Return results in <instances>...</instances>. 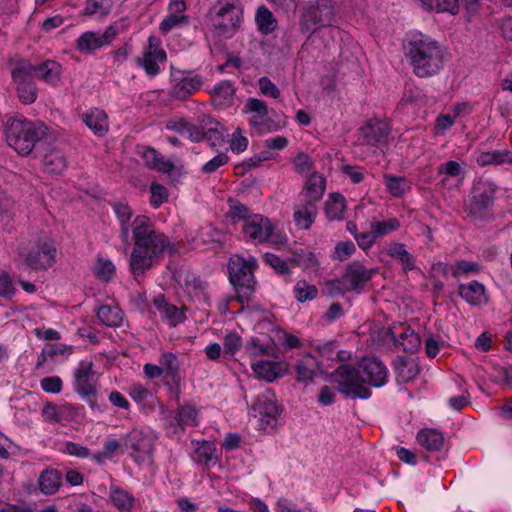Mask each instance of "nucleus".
Wrapping results in <instances>:
<instances>
[{
	"mask_svg": "<svg viewBox=\"0 0 512 512\" xmlns=\"http://www.w3.org/2000/svg\"><path fill=\"white\" fill-rule=\"evenodd\" d=\"M360 131L363 143L368 145L385 143L390 133L389 126L381 121H370Z\"/></svg>",
	"mask_w": 512,
	"mask_h": 512,
	"instance_id": "nucleus-29",
	"label": "nucleus"
},
{
	"mask_svg": "<svg viewBox=\"0 0 512 512\" xmlns=\"http://www.w3.org/2000/svg\"><path fill=\"white\" fill-rule=\"evenodd\" d=\"M317 214V205L303 202L300 200V202L294 206V224L298 229L308 230L315 222Z\"/></svg>",
	"mask_w": 512,
	"mask_h": 512,
	"instance_id": "nucleus-31",
	"label": "nucleus"
},
{
	"mask_svg": "<svg viewBox=\"0 0 512 512\" xmlns=\"http://www.w3.org/2000/svg\"><path fill=\"white\" fill-rule=\"evenodd\" d=\"M437 172L439 175H443L441 184L446 186L449 178H457L458 182H461L464 178V170L461 164L457 161H447L438 166Z\"/></svg>",
	"mask_w": 512,
	"mask_h": 512,
	"instance_id": "nucleus-42",
	"label": "nucleus"
},
{
	"mask_svg": "<svg viewBox=\"0 0 512 512\" xmlns=\"http://www.w3.org/2000/svg\"><path fill=\"white\" fill-rule=\"evenodd\" d=\"M202 124H204L205 139L212 142L211 145L214 146V141H218L222 137V134L218 129L219 123L210 117H206L202 119Z\"/></svg>",
	"mask_w": 512,
	"mask_h": 512,
	"instance_id": "nucleus-57",
	"label": "nucleus"
},
{
	"mask_svg": "<svg viewBox=\"0 0 512 512\" xmlns=\"http://www.w3.org/2000/svg\"><path fill=\"white\" fill-rule=\"evenodd\" d=\"M263 260L279 274H285L288 272L287 261L274 253L266 252L263 255Z\"/></svg>",
	"mask_w": 512,
	"mask_h": 512,
	"instance_id": "nucleus-61",
	"label": "nucleus"
},
{
	"mask_svg": "<svg viewBox=\"0 0 512 512\" xmlns=\"http://www.w3.org/2000/svg\"><path fill=\"white\" fill-rule=\"evenodd\" d=\"M94 364L90 360H81L73 373V389L79 396L87 401L91 408L95 407V401L91 398L96 395V380Z\"/></svg>",
	"mask_w": 512,
	"mask_h": 512,
	"instance_id": "nucleus-11",
	"label": "nucleus"
},
{
	"mask_svg": "<svg viewBox=\"0 0 512 512\" xmlns=\"http://www.w3.org/2000/svg\"><path fill=\"white\" fill-rule=\"evenodd\" d=\"M161 39L155 35H150L147 45L143 47L141 56L137 57L136 64L141 67L148 77H155L160 74L159 64L167 61V53L161 47Z\"/></svg>",
	"mask_w": 512,
	"mask_h": 512,
	"instance_id": "nucleus-12",
	"label": "nucleus"
},
{
	"mask_svg": "<svg viewBox=\"0 0 512 512\" xmlns=\"http://www.w3.org/2000/svg\"><path fill=\"white\" fill-rule=\"evenodd\" d=\"M475 160L479 166L512 164V151L508 149L482 151Z\"/></svg>",
	"mask_w": 512,
	"mask_h": 512,
	"instance_id": "nucleus-35",
	"label": "nucleus"
},
{
	"mask_svg": "<svg viewBox=\"0 0 512 512\" xmlns=\"http://www.w3.org/2000/svg\"><path fill=\"white\" fill-rule=\"evenodd\" d=\"M387 254L402 264L405 273L415 268V257L406 250L403 243L392 242L387 248Z\"/></svg>",
	"mask_w": 512,
	"mask_h": 512,
	"instance_id": "nucleus-38",
	"label": "nucleus"
},
{
	"mask_svg": "<svg viewBox=\"0 0 512 512\" xmlns=\"http://www.w3.org/2000/svg\"><path fill=\"white\" fill-rule=\"evenodd\" d=\"M228 160L229 158L225 153H219L203 164L201 172L204 174H212L216 172L221 166L225 165Z\"/></svg>",
	"mask_w": 512,
	"mask_h": 512,
	"instance_id": "nucleus-62",
	"label": "nucleus"
},
{
	"mask_svg": "<svg viewBox=\"0 0 512 512\" xmlns=\"http://www.w3.org/2000/svg\"><path fill=\"white\" fill-rule=\"evenodd\" d=\"M294 294L299 302H305L313 300L318 294V289L306 281H299L294 287Z\"/></svg>",
	"mask_w": 512,
	"mask_h": 512,
	"instance_id": "nucleus-52",
	"label": "nucleus"
},
{
	"mask_svg": "<svg viewBox=\"0 0 512 512\" xmlns=\"http://www.w3.org/2000/svg\"><path fill=\"white\" fill-rule=\"evenodd\" d=\"M96 316L107 327H119L123 321V312L118 306L102 305L97 309Z\"/></svg>",
	"mask_w": 512,
	"mask_h": 512,
	"instance_id": "nucleus-39",
	"label": "nucleus"
},
{
	"mask_svg": "<svg viewBox=\"0 0 512 512\" xmlns=\"http://www.w3.org/2000/svg\"><path fill=\"white\" fill-rule=\"evenodd\" d=\"M42 162L45 171L50 174H61L67 167L64 153L56 148L44 153Z\"/></svg>",
	"mask_w": 512,
	"mask_h": 512,
	"instance_id": "nucleus-37",
	"label": "nucleus"
},
{
	"mask_svg": "<svg viewBox=\"0 0 512 512\" xmlns=\"http://www.w3.org/2000/svg\"><path fill=\"white\" fill-rule=\"evenodd\" d=\"M95 273L100 280L107 282L115 274V265L111 260L99 258Z\"/></svg>",
	"mask_w": 512,
	"mask_h": 512,
	"instance_id": "nucleus-59",
	"label": "nucleus"
},
{
	"mask_svg": "<svg viewBox=\"0 0 512 512\" xmlns=\"http://www.w3.org/2000/svg\"><path fill=\"white\" fill-rule=\"evenodd\" d=\"M159 364L164 369L165 377L174 383H179V361L178 357L172 352H163L159 358Z\"/></svg>",
	"mask_w": 512,
	"mask_h": 512,
	"instance_id": "nucleus-41",
	"label": "nucleus"
},
{
	"mask_svg": "<svg viewBox=\"0 0 512 512\" xmlns=\"http://www.w3.org/2000/svg\"><path fill=\"white\" fill-rule=\"evenodd\" d=\"M123 449V442L117 439H109L104 443L102 450L94 455V459L98 463H103L106 459L113 458L116 453H122Z\"/></svg>",
	"mask_w": 512,
	"mask_h": 512,
	"instance_id": "nucleus-47",
	"label": "nucleus"
},
{
	"mask_svg": "<svg viewBox=\"0 0 512 512\" xmlns=\"http://www.w3.org/2000/svg\"><path fill=\"white\" fill-rule=\"evenodd\" d=\"M112 208L119 224L121 241L126 245L133 244L129 270L134 279L144 276L166 252H175V245L150 217L135 215L133 209L123 202L113 203Z\"/></svg>",
	"mask_w": 512,
	"mask_h": 512,
	"instance_id": "nucleus-1",
	"label": "nucleus"
},
{
	"mask_svg": "<svg viewBox=\"0 0 512 512\" xmlns=\"http://www.w3.org/2000/svg\"><path fill=\"white\" fill-rule=\"evenodd\" d=\"M373 233L377 238L387 236L400 228V221L397 218H390L384 221H374L371 223Z\"/></svg>",
	"mask_w": 512,
	"mask_h": 512,
	"instance_id": "nucleus-51",
	"label": "nucleus"
},
{
	"mask_svg": "<svg viewBox=\"0 0 512 512\" xmlns=\"http://www.w3.org/2000/svg\"><path fill=\"white\" fill-rule=\"evenodd\" d=\"M397 379L400 382L407 383L414 380L420 373V366L415 360L402 361L397 366Z\"/></svg>",
	"mask_w": 512,
	"mask_h": 512,
	"instance_id": "nucleus-46",
	"label": "nucleus"
},
{
	"mask_svg": "<svg viewBox=\"0 0 512 512\" xmlns=\"http://www.w3.org/2000/svg\"><path fill=\"white\" fill-rule=\"evenodd\" d=\"M251 368L259 379L273 382L283 375V369L279 362L260 360L251 363Z\"/></svg>",
	"mask_w": 512,
	"mask_h": 512,
	"instance_id": "nucleus-33",
	"label": "nucleus"
},
{
	"mask_svg": "<svg viewBox=\"0 0 512 512\" xmlns=\"http://www.w3.org/2000/svg\"><path fill=\"white\" fill-rule=\"evenodd\" d=\"M376 272V269L366 268L360 262H351L342 276V284L347 291L360 293Z\"/></svg>",
	"mask_w": 512,
	"mask_h": 512,
	"instance_id": "nucleus-18",
	"label": "nucleus"
},
{
	"mask_svg": "<svg viewBox=\"0 0 512 512\" xmlns=\"http://www.w3.org/2000/svg\"><path fill=\"white\" fill-rule=\"evenodd\" d=\"M25 265L32 270L48 269L56 262L57 248L49 238H40L27 252H19Z\"/></svg>",
	"mask_w": 512,
	"mask_h": 512,
	"instance_id": "nucleus-10",
	"label": "nucleus"
},
{
	"mask_svg": "<svg viewBox=\"0 0 512 512\" xmlns=\"http://www.w3.org/2000/svg\"><path fill=\"white\" fill-rule=\"evenodd\" d=\"M355 251L356 247L353 242H339L334 248V258L343 261L348 259Z\"/></svg>",
	"mask_w": 512,
	"mask_h": 512,
	"instance_id": "nucleus-64",
	"label": "nucleus"
},
{
	"mask_svg": "<svg viewBox=\"0 0 512 512\" xmlns=\"http://www.w3.org/2000/svg\"><path fill=\"white\" fill-rule=\"evenodd\" d=\"M255 21L259 31L264 35L273 32L276 28V19L265 6H260L257 9Z\"/></svg>",
	"mask_w": 512,
	"mask_h": 512,
	"instance_id": "nucleus-44",
	"label": "nucleus"
},
{
	"mask_svg": "<svg viewBox=\"0 0 512 512\" xmlns=\"http://www.w3.org/2000/svg\"><path fill=\"white\" fill-rule=\"evenodd\" d=\"M181 285L189 300L201 301L207 299L208 283L194 272L186 271Z\"/></svg>",
	"mask_w": 512,
	"mask_h": 512,
	"instance_id": "nucleus-26",
	"label": "nucleus"
},
{
	"mask_svg": "<svg viewBox=\"0 0 512 512\" xmlns=\"http://www.w3.org/2000/svg\"><path fill=\"white\" fill-rule=\"evenodd\" d=\"M243 112L249 115L268 116V107L263 100L250 97L244 104Z\"/></svg>",
	"mask_w": 512,
	"mask_h": 512,
	"instance_id": "nucleus-53",
	"label": "nucleus"
},
{
	"mask_svg": "<svg viewBox=\"0 0 512 512\" xmlns=\"http://www.w3.org/2000/svg\"><path fill=\"white\" fill-rule=\"evenodd\" d=\"M40 387L45 393L60 394L63 381L59 376H48L40 380Z\"/></svg>",
	"mask_w": 512,
	"mask_h": 512,
	"instance_id": "nucleus-60",
	"label": "nucleus"
},
{
	"mask_svg": "<svg viewBox=\"0 0 512 512\" xmlns=\"http://www.w3.org/2000/svg\"><path fill=\"white\" fill-rule=\"evenodd\" d=\"M214 97L222 98L224 101H231L235 94L233 84L228 80L220 81L211 90Z\"/></svg>",
	"mask_w": 512,
	"mask_h": 512,
	"instance_id": "nucleus-54",
	"label": "nucleus"
},
{
	"mask_svg": "<svg viewBox=\"0 0 512 512\" xmlns=\"http://www.w3.org/2000/svg\"><path fill=\"white\" fill-rule=\"evenodd\" d=\"M124 449L138 465L149 459L154 451L155 437L143 429L134 428L123 437Z\"/></svg>",
	"mask_w": 512,
	"mask_h": 512,
	"instance_id": "nucleus-9",
	"label": "nucleus"
},
{
	"mask_svg": "<svg viewBox=\"0 0 512 512\" xmlns=\"http://www.w3.org/2000/svg\"><path fill=\"white\" fill-rule=\"evenodd\" d=\"M363 384L380 388L388 381V369L376 357H364L358 364Z\"/></svg>",
	"mask_w": 512,
	"mask_h": 512,
	"instance_id": "nucleus-17",
	"label": "nucleus"
},
{
	"mask_svg": "<svg viewBox=\"0 0 512 512\" xmlns=\"http://www.w3.org/2000/svg\"><path fill=\"white\" fill-rule=\"evenodd\" d=\"M85 416V408L82 405L64 403L60 405V423L80 422Z\"/></svg>",
	"mask_w": 512,
	"mask_h": 512,
	"instance_id": "nucleus-45",
	"label": "nucleus"
},
{
	"mask_svg": "<svg viewBox=\"0 0 512 512\" xmlns=\"http://www.w3.org/2000/svg\"><path fill=\"white\" fill-rule=\"evenodd\" d=\"M384 184L391 196L396 198L401 197L408 188L406 179L404 177H398L389 174L384 175Z\"/></svg>",
	"mask_w": 512,
	"mask_h": 512,
	"instance_id": "nucleus-49",
	"label": "nucleus"
},
{
	"mask_svg": "<svg viewBox=\"0 0 512 512\" xmlns=\"http://www.w3.org/2000/svg\"><path fill=\"white\" fill-rule=\"evenodd\" d=\"M168 15L160 23L159 29L163 34H167L172 29L183 27L189 23V17L184 14L186 4L184 0H170Z\"/></svg>",
	"mask_w": 512,
	"mask_h": 512,
	"instance_id": "nucleus-23",
	"label": "nucleus"
},
{
	"mask_svg": "<svg viewBox=\"0 0 512 512\" xmlns=\"http://www.w3.org/2000/svg\"><path fill=\"white\" fill-rule=\"evenodd\" d=\"M81 119L96 136L103 137L109 130L108 116L100 108H91L83 112Z\"/></svg>",
	"mask_w": 512,
	"mask_h": 512,
	"instance_id": "nucleus-27",
	"label": "nucleus"
},
{
	"mask_svg": "<svg viewBox=\"0 0 512 512\" xmlns=\"http://www.w3.org/2000/svg\"><path fill=\"white\" fill-rule=\"evenodd\" d=\"M195 446L191 459L197 465H201L205 468L213 466L217 462L216 447L215 444L208 440L192 441Z\"/></svg>",
	"mask_w": 512,
	"mask_h": 512,
	"instance_id": "nucleus-28",
	"label": "nucleus"
},
{
	"mask_svg": "<svg viewBox=\"0 0 512 512\" xmlns=\"http://www.w3.org/2000/svg\"><path fill=\"white\" fill-rule=\"evenodd\" d=\"M24 67L29 68V73L37 80L51 86L57 87L63 78L64 68L62 64L54 59H45L38 64L29 60L17 57Z\"/></svg>",
	"mask_w": 512,
	"mask_h": 512,
	"instance_id": "nucleus-15",
	"label": "nucleus"
},
{
	"mask_svg": "<svg viewBox=\"0 0 512 512\" xmlns=\"http://www.w3.org/2000/svg\"><path fill=\"white\" fill-rule=\"evenodd\" d=\"M153 305L158 311L161 320L170 327H176L186 320L185 307H178L168 302L163 294H159L154 298Z\"/></svg>",
	"mask_w": 512,
	"mask_h": 512,
	"instance_id": "nucleus-22",
	"label": "nucleus"
},
{
	"mask_svg": "<svg viewBox=\"0 0 512 512\" xmlns=\"http://www.w3.org/2000/svg\"><path fill=\"white\" fill-rule=\"evenodd\" d=\"M482 268L480 264L474 261L468 260H459L457 261L452 268V275L455 278H459L462 276H470L476 275L481 272Z\"/></svg>",
	"mask_w": 512,
	"mask_h": 512,
	"instance_id": "nucleus-48",
	"label": "nucleus"
},
{
	"mask_svg": "<svg viewBox=\"0 0 512 512\" xmlns=\"http://www.w3.org/2000/svg\"><path fill=\"white\" fill-rule=\"evenodd\" d=\"M407 57L414 74L421 78L436 75L444 66V52L441 45L420 32L409 35Z\"/></svg>",
	"mask_w": 512,
	"mask_h": 512,
	"instance_id": "nucleus-2",
	"label": "nucleus"
},
{
	"mask_svg": "<svg viewBox=\"0 0 512 512\" xmlns=\"http://www.w3.org/2000/svg\"><path fill=\"white\" fill-rule=\"evenodd\" d=\"M496 185L492 182H481L473 190L469 203V212L475 217H483L494 203Z\"/></svg>",
	"mask_w": 512,
	"mask_h": 512,
	"instance_id": "nucleus-19",
	"label": "nucleus"
},
{
	"mask_svg": "<svg viewBox=\"0 0 512 512\" xmlns=\"http://www.w3.org/2000/svg\"><path fill=\"white\" fill-rule=\"evenodd\" d=\"M109 498L118 510L124 512H132L136 506V498L119 486H110Z\"/></svg>",
	"mask_w": 512,
	"mask_h": 512,
	"instance_id": "nucleus-34",
	"label": "nucleus"
},
{
	"mask_svg": "<svg viewBox=\"0 0 512 512\" xmlns=\"http://www.w3.org/2000/svg\"><path fill=\"white\" fill-rule=\"evenodd\" d=\"M258 267L255 257H244L239 254L232 255L228 262L229 280L237 293V300L248 302L256 290L254 272Z\"/></svg>",
	"mask_w": 512,
	"mask_h": 512,
	"instance_id": "nucleus-4",
	"label": "nucleus"
},
{
	"mask_svg": "<svg viewBox=\"0 0 512 512\" xmlns=\"http://www.w3.org/2000/svg\"><path fill=\"white\" fill-rule=\"evenodd\" d=\"M244 354L252 361L263 356H273L275 353V342L267 337H251L243 345Z\"/></svg>",
	"mask_w": 512,
	"mask_h": 512,
	"instance_id": "nucleus-25",
	"label": "nucleus"
},
{
	"mask_svg": "<svg viewBox=\"0 0 512 512\" xmlns=\"http://www.w3.org/2000/svg\"><path fill=\"white\" fill-rule=\"evenodd\" d=\"M48 128L41 122L25 118H9L4 124L5 139L19 155H29L37 145L46 142Z\"/></svg>",
	"mask_w": 512,
	"mask_h": 512,
	"instance_id": "nucleus-3",
	"label": "nucleus"
},
{
	"mask_svg": "<svg viewBox=\"0 0 512 512\" xmlns=\"http://www.w3.org/2000/svg\"><path fill=\"white\" fill-rule=\"evenodd\" d=\"M242 347V338L236 332L225 335L223 339V351L225 355L234 356Z\"/></svg>",
	"mask_w": 512,
	"mask_h": 512,
	"instance_id": "nucleus-56",
	"label": "nucleus"
},
{
	"mask_svg": "<svg viewBox=\"0 0 512 512\" xmlns=\"http://www.w3.org/2000/svg\"><path fill=\"white\" fill-rule=\"evenodd\" d=\"M416 440L428 452H439L445 444L443 433L433 428L421 429L416 435Z\"/></svg>",
	"mask_w": 512,
	"mask_h": 512,
	"instance_id": "nucleus-32",
	"label": "nucleus"
},
{
	"mask_svg": "<svg viewBox=\"0 0 512 512\" xmlns=\"http://www.w3.org/2000/svg\"><path fill=\"white\" fill-rule=\"evenodd\" d=\"M243 9L239 0L219 1L209 12L211 32L218 39L232 38L240 28Z\"/></svg>",
	"mask_w": 512,
	"mask_h": 512,
	"instance_id": "nucleus-5",
	"label": "nucleus"
},
{
	"mask_svg": "<svg viewBox=\"0 0 512 512\" xmlns=\"http://www.w3.org/2000/svg\"><path fill=\"white\" fill-rule=\"evenodd\" d=\"M229 216L234 224L242 221V223L246 222L248 218H250L253 214H250L249 208L236 201L230 204L229 208Z\"/></svg>",
	"mask_w": 512,
	"mask_h": 512,
	"instance_id": "nucleus-55",
	"label": "nucleus"
},
{
	"mask_svg": "<svg viewBox=\"0 0 512 512\" xmlns=\"http://www.w3.org/2000/svg\"><path fill=\"white\" fill-rule=\"evenodd\" d=\"M335 12L331 0H317L314 5L304 9L301 16V29L303 33L312 34L322 27L330 26L334 22Z\"/></svg>",
	"mask_w": 512,
	"mask_h": 512,
	"instance_id": "nucleus-8",
	"label": "nucleus"
},
{
	"mask_svg": "<svg viewBox=\"0 0 512 512\" xmlns=\"http://www.w3.org/2000/svg\"><path fill=\"white\" fill-rule=\"evenodd\" d=\"M112 6V0H88L86 2L85 14L103 17L110 13Z\"/></svg>",
	"mask_w": 512,
	"mask_h": 512,
	"instance_id": "nucleus-50",
	"label": "nucleus"
},
{
	"mask_svg": "<svg viewBox=\"0 0 512 512\" xmlns=\"http://www.w3.org/2000/svg\"><path fill=\"white\" fill-rule=\"evenodd\" d=\"M251 415L271 424L279 415V409L270 390L257 395L251 404Z\"/></svg>",
	"mask_w": 512,
	"mask_h": 512,
	"instance_id": "nucleus-21",
	"label": "nucleus"
},
{
	"mask_svg": "<svg viewBox=\"0 0 512 512\" xmlns=\"http://www.w3.org/2000/svg\"><path fill=\"white\" fill-rule=\"evenodd\" d=\"M346 210V201L343 195L332 193L325 203V213L329 220H342Z\"/></svg>",
	"mask_w": 512,
	"mask_h": 512,
	"instance_id": "nucleus-40",
	"label": "nucleus"
},
{
	"mask_svg": "<svg viewBox=\"0 0 512 512\" xmlns=\"http://www.w3.org/2000/svg\"><path fill=\"white\" fill-rule=\"evenodd\" d=\"M163 428L167 437L174 438L184 433L185 428L200 423V413L191 404L179 405L174 411L163 412Z\"/></svg>",
	"mask_w": 512,
	"mask_h": 512,
	"instance_id": "nucleus-7",
	"label": "nucleus"
},
{
	"mask_svg": "<svg viewBox=\"0 0 512 512\" xmlns=\"http://www.w3.org/2000/svg\"><path fill=\"white\" fill-rule=\"evenodd\" d=\"M61 481V472L56 469H46L38 478L39 489L45 495H52L61 487Z\"/></svg>",
	"mask_w": 512,
	"mask_h": 512,
	"instance_id": "nucleus-36",
	"label": "nucleus"
},
{
	"mask_svg": "<svg viewBox=\"0 0 512 512\" xmlns=\"http://www.w3.org/2000/svg\"><path fill=\"white\" fill-rule=\"evenodd\" d=\"M151 199L150 204L154 208L161 206L168 198V191L165 186L157 182H153L150 187Z\"/></svg>",
	"mask_w": 512,
	"mask_h": 512,
	"instance_id": "nucleus-58",
	"label": "nucleus"
},
{
	"mask_svg": "<svg viewBox=\"0 0 512 512\" xmlns=\"http://www.w3.org/2000/svg\"><path fill=\"white\" fill-rule=\"evenodd\" d=\"M326 190V178L318 173L313 172L304 182L300 193V200L310 204L317 205L322 199Z\"/></svg>",
	"mask_w": 512,
	"mask_h": 512,
	"instance_id": "nucleus-24",
	"label": "nucleus"
},
{
	"mask_svg": "<svg viewBox=\"0 0 512 512\" xmlns=\"http://www.w3.org/2000/svg\"><path fill=\"white\" fill-rule=\"evenodd\" d=\"M41 415L46 422L60 423V405H55L52 402L45 403Z\"/></svg>",
	"mask_w": 512,
	"mask_h": 512,
	"instance_id": "nucleus-63",
	"label": "nucleus"
},
{
	"mask_svg": "<svg viewBox=\"0 0 512 512\" xmlns=\"http://www.w3.org/2000/svg\"><path fill=\"white\" fill-rule=\"evenodd\" d=\"M170 76L173 83L170 94L179 100L187 99L200 90L204 84L203 77L193 70H180L171 66Z\"/></svg>",
	"mask_w": 512,
	"mask_h": 512,
	"instance_id": "nucleus-14",
	"label": "nucleus"
},
{
	"mask_svg": "<svg viewBox=\"0 0 512 512\" xmlns=\"http://www.w3.org/2000/svg\"><path fill=\"white\" fill-rule=\"evenodd\" d=\"M426 10H435L437 12H449L453 15L459 12V0H419Z\"/></svg>",
	"mask_w": 512,
	"mask_h": 512,
	"instance_id": "nucleus-43",
	"label": "nucleus"
},
{
	"mask_svg": "<svg viewBox=\"0 0 512 512\" xmlns=\"http://www.w3.org/2000/svg\"><path fill=\"white\" fill-rule=\"evenodd\" d=\"M458 292L468 304L481 306L488 302V295L485 286L478 281H471L467 284H460Z\"/></svg>",
	"mask_w": 512,
	"mask_h": 512,
	"instance_id": "nucleus-30",
	"label": "nucleus"
},
{
	"mask_svg": "<svg viewBox=\"0 0 512 512\" xmlns=\"http://www.w3.org/2000/svg\"><path fill=\"white\" fill-rule=\"evenodd\" d=\"M273 229L271 220L260 214H253L241 225L243 237L255 244L267 243Z\"/></svg>",
	"mask_w": 512,
	"mask_h": 512,
	"instance_id": "nucleus-16",
	"label": "nucleus"
},
{
	"mask_svg": "<svg viewBox=\"0 0 512 512\" xmlns=\"http://www.w3.org/2000/svg\"><path fill=\"white\" fill-rule=\"evenodd\" d=\"M117 33L114 26L107 27L103 32L87 31L77 38L75 48L81 53H92L109 45Z\"/></svg>",
	"mask_w": 512,
	"mask_h": 512,
	"instance_id": "nucleus-20",
	"label": "nucleus"
},
{
	"mask_svg": "<svg viewBox=\"0 0 512 512\" xmlns=\"http://www.w3.org/2000/svg\"><path fill=\"white\" fill-rule=\"evenodd\" d=\"M11 76L19 100L25 105L34 103L38 95L35 78L29 73V68L24 67L17 58L11 61Z\"/></svg>",
	"mask_w": 512,
	"mask_h": 512,
	"instance_id": "nucleus-13",
	"label": "nucleus"
},
{
	"mask_svg": "<svg viewBox=\"0 0 512 512\" xmlns=\"http://www.w3.org/2000/svg\"><path fill=\"white\" fill-rule=\"evenodd\" d=\"M330 380L336 385L338 392L346 397L368 399L371 396L370 389L362 382L359 369L348 364H342L335 369Z\"/></svg>",
	"mask_w": 512,
	"mask_h": 512,
	"instance_id": "nucleus-6",
	"label": "nucleus"
}]
</instances>
